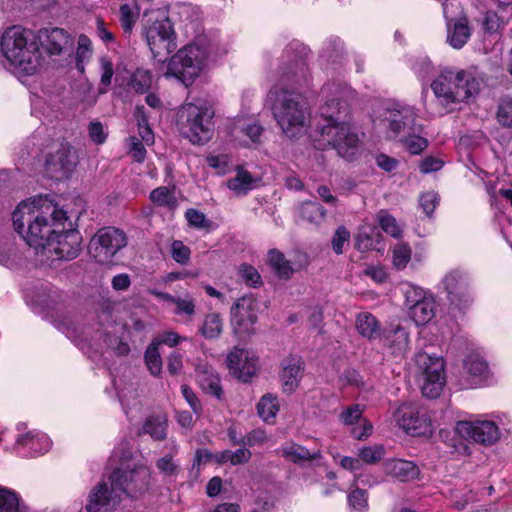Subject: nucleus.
Instances as JSON below:
<instances>
[{
	"label": "nucleus",
	"mask_w": 512,
	"mask_h": 512,
	"mask_svg": "<svg viewBox=\"0 0 512 512\" xmlns=\"http://www.w3.org/2000/svg\"><path fill=\"white\" fill-rule=\"evenodd\" d=\"M415 74L422 80L428 78L433 72V65L427 57H419L412 64Z\"/></svg>",
	"instance_id": "obj_56"
},
{
	"label": "nucleus",
	"mask_w": 512,
	"mask_h": 512,
	"mask_svg": "<svg viewBox=\"0 0 512 512\" xmlns=\"http://www.w3.org/2000/svg\"><path fill=\"white\" fill-rule=\"evenodd\" d=\"M421 127L416 125L415 131H410L408 134L397 139L402 142L403 146L414 155L420 154L427 146L428 141L426 138L419 135Z\"/></svg>",
	"instance_id": "obj_36"
},
{
	"label": "nucleus",
	"mask_w": 512,
	"mask_h": 512,
	"mask_svg": "<svg viewBox=\"0 0 512 512\" xmlns=\"http://www.w3.org/2000/svg\"><path fill=\"white\" fill-rule=\"evenodd\" d=\"M411 259V249L407 244H397L393 249V264L397 269H403Z\"/></svg>",
	"instance_id": "obj_52"
},
{
	"label": "nucleus",
	"mask_w": 512,
	"mask_h": 512,
	"mask_svg": "<svg viewBox=\"0 0 512 512\" xmlns=\"http://www.w3.org/2000/svg\"><path fill=\"white\" fill-rule=\"evenodd\" d=\"M150 200L153 204L160 207H166L170 210L177 207V199L175 197L174 190L165 186L152 190L150 193Z\"/></svg>",
	"instance_id": "obj_38"
},
{
	"label": "nucleus",
	"mask_w": 512,
	"mask_h": 512,
	"mask_svg": "<svg viewBox=\"0 0 512 512\" xmlns=\"http://www.w3.org/2000/svg\"><path fill=\"white\" fill-rule=\"evenodd\" d=\"M44 36L43 42L40 41V45L46 48L47 52L51 55L60 54L63 49L71 44V38L69 34L62 28L46 29L42 32Z\"/></svg>",
	"instance_id": "obj_28"
},
{
	"label": "nucleus",
	"mask_w": 512,
	"mask_h": 512,
	"mask_svg": "<svg viewBox=\"0 0 512 512\" xmlns=\"http://www.w3.org/2000/svg\"><path fill=\"white\" fill-rule=\"evenodd\" d=\"M0 53L9 69L18 75H34L44 63L38 36L17 25L8 27L1 34Z\"/></svg>",
	"instance_id": "obj_5"
},
{
	"label": "nucleus",
	"mask_w": 512,
	"mask_h": 512,
	"mask_svg": "<svg viewBox=\"0 0 512 512\" xmlns=\"http://www.w3.org/2000/svg\"><path fill=\"white\" fill-rule=\"evenodd\" d=\"M185 32L193 36V39L170 58L164 76L176 77L185 86H189L211 62L226 51L220 47L218 36L204 33L198 21L186 23Z\"/></svg>",
	"instance_id": "obj_4"
},
{
	"label": "nucleus",
	"mask_w": 512,
	"mask_h": 512,
	"mask_svg": "<svg viewBox=\"0 0 512 512\" xmlns=\"http://www.w3.org/2000/svg\"><path fill=\"white\" fill-rule=\"evenodd\" d=\"M258 185V179L241 166H237L226 183L228 189L237 197L247 195Z\"/></svg>",
	"instance_id": "obj_26"
},
{
	"label": "nucleus",
	"mask_w": 512,
	"mask_h": 512,
	"mask_svg": "<svg viewBox=\"0 0 512 512\" xmlns=\"http://www.w3.org/2000/svg\"><path fill=\"white\" fill-rule=\"evenodd\" d=\"M439 203L438 194L434 191H428L420 196L419 204L427 216H431Z\"/></svg>",
	"instance_id": "obj_53"
},
{
	"label": "nucleus",
	"mask_w": 512,
	"mask_h": 512,
	"mask_svg": "<svg viewBox=\"0 0 512 512\" xmlns=\"http://www.w3.org/2000/svg\"><path fill=\"white\" fill-rule=\"evenodd\" d=\"M404 295L405 306L416 325H425L435 317L437 304L431 293L420 287L407 285Z\"/></svg>",
	"instance_id": "obj_13"
},
{
	"label": "nucleus",
	"mask_w": 512,
	"mask_h": 512,
	"mask_svg": "<svg viewBox=\"0 0 512 512\" xmlns=\"http://www.w3.org/2000/svg\"><path fill=\"white\" fill-rule=\"evenodd\" d=\"M300 215L307 222L317 224L324 219L325 210L318 203L308 201L301 205Z\"/></svg>",
	"instance_id": "obj_43"
},
{
	"label": "nucleus",
	"mask_w": 512,
	"mask_h": 512,
	"mask_svg": "<svg viewBox=\"0 0 512 512\" xmlns=\"http://www.w3.org/2000/svg\"><path fill=\"white\" fill-rule=\"evenodd\" d=\"M91 490L86 505L87 512H110L116 509L124 497L140 499L151 486V471L141 463H127L115 468L108 477Z\"/></svg>",
	"instance_id": "obj_2"
},
{
	"label": "nucleus",
	"mask_w": 512,
	"mask_h": 512,
	"mask_svg": "<svg viewBox=\"0 0 512 512\" xmlns=\"http://www.w3.org/2000/svg\"><path fill=\"white\" fill-rule=\"evenodd\" d=\"M416 109L400 102L388 101L374 111V129L389 139L405 136L416 130Z\"/></svg>",
	"instance_id": "obj_8"
},
{
	"label": "nucleus",
	"mask_w": 512,
	"mask_h": 512,
	"mask_svg": "<svg viewBox=\"0 0 512 512\" xmlns=\"http://www.w3.org/2000/svg\"><path fill=\"white\" fill-rule=\"evenodd\" d=\"M380 340L394 355L405 353L409 347V333L401 325H391L385 328Z\"/></svg>",
	"instance_id": "obj_24"
},
{
	"label": "nucleus",
	"mask_w": 512,
	"mask_h": 512,
	"mask_svg": "<svg viewBox=\"0 0 512 512\" xmlns=\"http://www.w3.org/2000/svg\"><path fill=\"white\" fill-rule=\"evenodd\" d=\"M385 455V449L382 445L364 446L357 452L358 458L343 457L340 465L354 474V483L363 482L362 475L358 473L362 468V462L366 464H375Z\"/></svg>",
	"instance_id": "obj_21"
},
{
	"label": "nucleus",
	"mask_w": 512,
	"mask_h": 512,
	"mask_svg": "<svg viewBox=\"0 0 512 512\" xmlns=\"http://www.w3.org/2000/svg\"><path fill=\"white\" fill-rule=\"evenodd\" d=\"M16 444L27 451L31 456L41 455L46 453L51 447L49 437L39 431H30L25 434L19 435Z\"/></svg>",
	"instance_id": "obj_27"
},
{
	"label": "nucleus",
	"mask_w": 512,
	"mask_h": 512,
	"mask_svg": "<svg viewBox=\"0 0 512 512\" xmlns=\"http://www.w3.org/2000/svg\"><path fill=\"white\" fill-rule=\"evenodd\" d=\"M269 437L262 429H254L244 436V446L254 447L262 446L268 441Z\"/></svg>",
	"instance_id": "obj_59"
},
{
	"label": "nucleus",
	"mask_w": 512,
	"mask_h": 512,
	"mask_svg": "<svg viewBox=\"0 0 512 512\" xmlns=\"http://www.w3.org/2000/svg\"><path fill=\"white\" fill-rule=\"evenodd\" d=\"M455 431L460 437L483 445H492L500 437L498 426L489 420L458 421Z\"/></svg>",
	"instance_id": "obj_17"
},
{
	"label": "nucleus",
	"mask_w": 512,
	"mask_h": 512,
	"mask_svg": "<svg viewBox=\"0 0 512 512\" xmlns=\"http://www.w3.org/2000/svg\"><path fill=\"white\" fill-rule=\"evenodd\" d=\"M278 411V400L272 394H266L262 396L257 404L258 415L265 422H273Z\"/></svg>",
	"instance_id": "obj_35"
},
{
	"label": "nucleus",
	"mask_w": 512,
	"mask_h": 512,
	"mask_svg": "<svg viewBox=\"0 0 512 512\" xmlns=\"http://www.w3.org/2000/svg\"><path fill=\"white\" fill-rule=\"evenodd\" d=\"M76 163L77 156L75 151L69 145H61V147L47 159L46 167L52 177L61 179L73 171Z\"/></svg>",
	"instance_id": "obj_22"
},
{
	"label": "nucleus",
	"mask_w": 512,
	"mask_h": 512,
	"mask_svg": "<svg viewBox=\"0 0 512 512\" xmlns=\"http://www.w3.org/2000/svg\"><path fill=\"white\" fill-rule=\"evenodd\" d=\"M0 512H23L20 507L18 495L14 491L1 485Z\"/></svg>",
	"instance_id": "obj_42"
},
{
	"label": "nucleus",
	"mask_w": 512,
	"mask_h": 512,
	"mask_svg": "<svg viewBox=\"0 0 512 512\" xmlns=\"http://www.w3.org/2000/svg\"><path fill=\"white\" fill-rule=\"evenodd\" d=\"M377 219L380 227L385 233L394 238H399L401 236V226L398 224L397 220L387 211L381 210L377 215Z\"/></svg>",
	"instance_id": "obj_45"
},
{
	"label": "nucleus",
	"mask_w": 512,
	"mask_h": 512,
	"mask_svg": "<svg viewBox=\"0 0 512 512\" xmlns=\"http://www.w3.org/2000/svg\"><path fill=\"white\" fill-rule=\"evenodd\" d=\"M174 305L176 306L174 310L176 315L192 316L195 313V302L190 296L184 298L176 297Z\"/></svg>",
	"instance_id": "obj_57"
},
{
	"label": "nucleus",
	"mask_w": 512,
	"mask_h": 512,
	"mask_svg": "<svg viewBox=\"0 0 512 512\" xmlns=\"http://www.w3.org/2000/svg\"><path fill=\"white\" fill-rule=\"evenodd\" d=\"M181 340H186L185 337H180L176 332L174 331H165L161 334H159L152 343H156V346L158 347L161 344L167 345L169 347H174L178 345V343Z\"/></svg>",
	"instance_id": "obj_62"
},
{
	"label": "nucleus",
	"mask_w": 512,
	"mask_h": 512,
	"mask_svg": "<svg viewBox=\"0 0 512 512\" xmlns=\"http://www.w3.org/2000/svg\"><path fill=\"white\" fill-rule=\"evenodd\" d=\"M399 427L411 436H431L433 427L425 410L410 403H404L394 413Z\"/></svg>",
	"instance_id": "obj_14"
},
{
	"label": "nucleus",
	"mask_w": 512,
	"mask_h": 512,
	"mask_svg": "<svg viewBox=\"0 0 512 512\" xmlns=\"http://www.w3.org/2000/svg\"><path fill=\"white\" fill-rule=\"evenodd\" d=\"M173 259L179 264H187L190 260V249L182 241L176 240L171 245Z\"/></svg>",
	"instance_id": "obj_55"
},
{
	"label": "nucleus",
	"mask_w": 512,
	"mask_h": 512,
	"mask_svg": "<svg viewBox=\"0 0 512 512\" xmlns=\"http://www.w3.org/2000/svg\"><path fill=\"white\" fill-rule=\"evenodd\" d=\"M497 120L502 126L512 127V97H504L500 100Z\"/></svg>",
	"instance_id": "obj_50"
},
{
	"label": "nucleus",
	"mask_w": 512,
	"mask_h": 512,
	"mask_svg": "<svg viewBox=\"0 0 512 512\" xmlns=\"http://www.w3.org/2000/svg\"><path fill=\"white\" fill-rule=\"evenodd\" d=\"M223 319L217 312H211L205 315L200 327L199 333L207 340H215L223 332Z\"/></svg>",
	"instance_id": "obj_31"
},
{
	"label": "nucleus",
	"mask_w": 512,
	"mask_h": 512,
	"mask_svg": "<svg viewBox=\"0 0 512 512\" xmlns=\"http://www.w3.org/2000/svg\"><path fill=\"white\" fill-rule=\"evenodd\" d=\"M257 301L252 296L238 298L230 309V323L234 334L240 338L254 333L257 322Z\"/></svg>",
	"instance_id": "obj_16"
},
{
	"label": "nucleus",
	"mask_w": 512,
	"mask_h": 512,
	"mask_svg": "<svg viewBox=\"0 0 512 512\" xmlns=\"http://www.w3.org/2000/svg\"><path fill=\"white\" fill-rule=\"evenodd\" d=\"M358 484L359 482L357 484L353 482V485L355 486ZM348 503L351 512H365L368 506L365 490L359 489L358 487L352 490L348 495Z\"/></svg>",
	"instance_id": "obj_49"
},
{
	"label": "nucleus",
	"mask_w": 512,
	"mask_h": 512,
	"mask_svg": "<svg viewBox=\"0 0 512 512\" xmlns=\"http://www.w3.org/2000/svg\"><path fill=\"white\" fill-rule=\"evenodd\" d=\"M415 362L420 373L422 394L430 399L439 397L446 383L444 360L420 351L415 356Z\"/></svg>",
	"instance_id": "obj_11"
},
{
	"label": "nucleus",
	"mask_w": 512,
	"mask_h": 512,
	"mask_svg": "<svg viewBox=\"0 0 512 512\" xmlns=\"http://www.w3.org/2000/svg\"><path fill=\"white\" fill-rule=\"evenodd\" d=\"M381 234L374 225L363 224L356 236L355 247L360 251H368L380 241Z\"/></svg>",
	"instance_id": "obj_33"
},
{
	"label": "nucleus",
	"mask_w": 512,
	"mask_h": 512,
	"mask_svg": "<svg viewBox=\"0 0 512 512\" xmlns=\"http://www.w3.org/2000/svg\"><path fill=\"white\" fill-rule=\"evenodd\" d=\"M230 372L240 381H251L258 370V358L248 350L235 347L226 358Z\"/></svg>",
	"instance_id": "obj_18"
},
{
	"label": "nucleus",
	"mask_w": 512,
	"mask_h": 512,
	"mask_svg": "<svg viewBox=\"0 0 512 512\" xmlns=\"http://www.w3.org/2000/svg\"><path fill=\"white\" fill-rule=\"evenodd\" d=\"M151 83V73L148 70L139 68L132 74L129 84L135 92L143 94L150 89Z\"/></svg>",
	"instance_id": "obj_44"
},
{
	"label": "nucleus",
	"mask_w": 512,
	"mask_h": 512,
	"mask_svg": "<svg viewBox=\"0 0 512 512\" xmlns=\"http://www.w3.org/2000/svg\"><path fill=\"white\" fill-rule=\"evenodd\" d=\"M130 154L132 158L137 162H143L146 156V149L137 137L129 138Z\"/></svg>",
	"instance_id": "obj_64"
},
{
	"label": "nucleus",
	"mask_w": 512,
	"mask_h": 512,
	"mask_svg": "<svg viewBox=\"0 0 512 512\" xmlns=\"http://www.w3.org/2000/svg\"><path fill=\"white\" fill-rule=\"evenodd\" d=\"M324 104L321 115L324 123L320 126L319 138L315 139L318 149L331 147L343 158H350L357 150L359 142L355 128L348 121L350 103L355 98V91L340 82H331L323 86Z\"/></svg>",
	"instance_id": "obj_1"
},
{
	"label": "nucleus",
	"mask_w": 512,
	"mask_h": 512,
	"mask_svg": "<svg viewBox=\"0 0 512 512\" xmlns=\"http://www.w3.org/2000/svg\"><path fill=\"white\" fill-rule=\"evenodd\" d=\"M267 101L274 119L288 138H298L306 132L309 112L299 92L275 85L269 91Z\"/></svg>",
	"instance_id": "obj_7"
},
{
	"label": "nucleus",
	"mask_w": 512,
	"mask_h": 512,
	"mask_svg": "<svg viewBox=\"0 0 512 512\" xmlns=\"http://www.w3.org/2000/svg\"><path fill=\"white\" fill-rule=\"evenodd\" d=\"M356 329L362 337L370 341L377 338L380 339L383 333L380 322L372 313L369 312H361L357 315Z\"/></svg>",
	"instance_id": "obj_30"
},
{
	"label": "nucleus",
	"mask_w": 512,
	"mask_h": 512,
	"mask_svg": "<svg viewBox=\"0 0 512 512\" xmlns=\"http://www.w3.org/2000/svg\"><path fill=\"white\" fill-rule=\"evenodd\" d=\"M138 392L135 389H122L118 392L119 400L128 414V409L136 407L137 403L135 400L138 398Z\"/></svg>",
	"instance_id": "obj_63"
},
{
	"label": "nucleus",
	"mask_w": 512,
	"mask_h": 512,
	"mask_svg": "<svg viewBox=\"0 0 512 512\" xmlns=\"http://www.w3.org/2000/svg\"><path fill=\"white\" fill-rule=\"evenodd\" d=\"M196 376L200 387L205 393L220 399L222 394L220 378L211 367L207 365L197 366Z\"/></svg>",
	"instance_id": "obj_29"
},
{
	"label": "nucleus",
	"mask_w": 512,
	"mask_h": 512,
	"mask_svg": "<svg viewBox=\"0 0 512 512\" xmlns=\"http://www.w3.org/2000/svg\"><path fill=\"white\" fill-rule=\"evenodd\" d=\"M167 420L165 416H151L143 426V432L149 434L155 440H162L166 437Z\"/></svg>",
	"instance_id": "obj_40"
},
{
	"label": "nucleus",
	"mask_w": 512,
	"mask_h": 512,
	"mask_svg": "<svg viewBox=\"0 0 512 512\" xmlns=\"http://www.w3.org/2000/svg\"><path fill=\"white\" fill-rule=\"evenodd\" d=\"M146 365L153 375H159L162 370V360L156 343H151L145 352Z\"/></svg>",
	"instance_id": "obj_48"
},
{
	"label": "nucleus",
	"mask_w": 512,
	"mask_h": 512,
	"mask_svg": "<svg viewBox=\"0 0 512 512\" xmlns=\"http://www.w3.org/2000/svg\"><path fill=\"white\" fill-rule=\"evenodd\" d=\"M127 245L125 233L115 227L99 229L91 238L89 253L100 264H108Z\"/></svg>",
	"instance_id": "obj_12"
},
{
	"label": "nucleus",
	"mask_w": 512,
	"mask_h": 512,
	"mask_svg": "<svg viewBox=\"0 0 512 512\" xmlns=\"http://www.w3.org/2000/svg\"><path fill=\"white\" fill-rule=\"evenodd\" d=\"M268 261L271 269L281 279H290L295 272L290 261L277 249L268 252Z\"/></svg>",
	"instance_id": "obj_32"
},
{
	"label": "nucleus",
	"mask_w": 512,
	"mask_h": 512,
	"mask_svg": "<svg viewBox=\"0 0 512 512\" xmlns=\"http://www.w3.org/2000/svg\"><path fill=\"white\" fill-rule=\"evenodd\" d=\"M457 0H446L443 2V15L447 20V43L454 49H461L471 37V28L465 17L455 20L449 19L452 14L451 8L457 6Z\"/></svg>",
	"instance_id": "obj_20"
},
{
	"label": "nucleus",
	"mask_w": 512,
	"mask_h": 512,
	"mask_svg": "<svg viewBox=\"0 0 512 512\" xmlns=\"http://www.w3.org/2000/svg\"><path fill=\"white\" fill-rule=\"evenodd\" d=\"M350 232L344 227L340 226L337 228L332 238V249L336 254H342L344 251V245L349 242Z\"/></svg>",
	"instance_id": "obj_54"
},
{
	"label": "nucleus",
	"mask_w": 512,
	"mask_h": 512,
	"mask_svg": "<svg viewBox=\"0 0 512 512\" xmlns=\"http://www.w3.org/2000/svg\"><path fill=\"white\" fill-rule=\"evenodd\" d=\"M213 117V109L205 103H185L178 112L179 130L193 144H204L212 137Z\"/></svg>",
	"instance_id": "obj_9"
},
{
	"label": "nucleus",
	"mask_w": 512,
	"mask_h": 512,
	"mask_svg": "<svg viewBox=\"0 0 512 512\" xmlns=\"http://www.w3.org/2000/svg\"><path fill=\"white\" fill-rule=\"evenodd\" d=\"M464 367L469 375L474 378H478L479 380L485 377L488 371L487 363L476 355L466 357Z\"/></svg>",
	"instance_id": "obj_46"
},
{
	"label": "nucleus",
	"mask_w": 512,
	"mask_h": 512,
	"mask_svg": "<svg viewBox=\"0 0 512 512\" xmlns=\"http://www.w3.org/2000/svg\"><path fill=\"white\" fill-rule=\"evenodd\" d=\"M170 453L159 458L156 461V467L164 476H174L178 471V464L174 461L173 457L178 453V445L175 441L171 440L169 443Z\"/></svg>",
	"instance_id": "obj_37"
},
{
	"label": "nucleus",
	"mask_w": 512,
	"mask_h": 512,
	"mask_svg": "<svg viewBox=\"0 0 512 512\" xmlns=\"http://www.w3.org/2000/svg\"><path fill=\"white\" fill-rule=\"evenodd\" d=\"M385 473L401 482L415 480L420 475L419 467L412 461L390 459L384 464Z\"/></svg>",
	"instance_id": "obj_25"
},
{
	"label": "nucleus",
	"mask_w": 512,
	"mask_h": 512,
	"mask_svg": "<svg viewBox=\"0 0 512 512\" xmlns=\"http://www.w3.org/2000/svg\"><path fill=\"white\" fill-rule=\"evenodd\" d=\"M306 72L304 68V64L301 63L299 66L296 65V69H292L290 72H283L281 74V82H290L295 85H299L301 83V80L305 78Z\"/></svg>",
	"instance_id": "obj_61"
},
{
	"label": "nucleus",
	"mask_w": 512,
	"mask_h": 512,
	"mask_svg": "<svg viewBox=\"0 0 512 512\" xmlns=\"http://www.w3.org/2000/svg\"><path fill=\"white\" fill-rule=\"evenodd\" d=\"M72 217V215L68 214L65 227L58 228V232L47 240V244H45L37 254H40L51 262L56 260L69 261L79 255L82 237L74 228Z\"/></svg>",
	"instance_id": "obj_10"
},
{
	"label": "nucleus",
	"mask_w": 512,
	"mask_h": 512,
	"mask_svg": "<svg viewBox=\"0 0 512 512\" xmlns=\"http://www.w3.org/2000/svg\"><path fill=\"white\" fill-rule=\"evenodd\" d=\"M90 139L96 144H103L107 138V133L99 121H92L88 126Z\"/></svg>",
	"instance_id": "obj_60"
},
{
	"label": "nucleus",
	"mask_w": 512,
	"mask_h": 512,
	"mask_svg": "<svg viewBox=\"0 0 512 512\" xmlns=\"http://www.w3.org/2000/svg\"><path fill=\"white\" fill-rule=\"evenodd\" d=\"M482 82L476 67L462 70H443L431 83L437 103L444 112H450L456 105L466 103L478 95Z\"/></svg>",
	"instance_id": "obj_6"
},
{
	"label": "nucleus",
	"mask_w": 512,
	"mask_h": 512,
	"mask_svg": "<svg viewBox=\"0 0 512 512\" xmlns=\"http://www.w3.org/2000/svg\"><path fill=\"white\" fill-rule=\"evenodd\" d=\"M78 46L76 50V68L80 73H84L86 63L93 54L92 42L88 36L81 34L78 37Z\"/></svg>",
	"instance_id": "obj_39"
},
{
	"label": "nucleus",
	"mask_w": 512,
	"mask_h": 512,
	"mask_svg": "<svg viewBox=\"0 0 512 512\" xmlns=\"http://www.w3.org/2000/svg\"><path fill=\"white\" fill-rule=\"evenodd\" d=\"M98 64L100 70V83L105 88H99V93H106L107 87L111 85L112 78L114 75V65L111 58L107 55H101L98 57Z\"/></svg>",
	"instance_id": "obj_41"
},
{
	"label": "nucleus",
	"mask_w": 512,
	"mask_h": 512,
	"mask_svg": "<svg viewBox=\"0 0 512 512\" xmlns=\"http://www.w3.org/2000/svg\"><path fill=\"white\" fill-rule=\"evenodd\" d=\"M207 162L219 174H225L229 171L230 157L226 154L211 155L207 157Z\"/></svg>",
	"instance_id": "obj_58"
},
{
	"label": "nucleus",
	"mask_w": 512,
	"mask_h": 512,
	"mask_svg": "<svg viewBox=\"0 0 512 512\" xmlns=\"http://www.w3.org/2000/svg\"><path fill=\"white\" fill-rule=\"evenodd\" d=\"M304 363L299 356H288L281 362L280 379L285 393H293L303 376Z\"/></svg>",
	"instance_id": "obj_23"
},
{
	"label": "nucleus",
	"mask_w": 512,
	"mask_h": 512,
	"mask_svg": "<svg viewBox=\"0 0 512 512\" xmlns=\"http://www.w3.org/2000/svg\"><path fill=\"white\" fill-rule=\"evenodd\" d=\"M68 212L48 196H37L22 201L12 214L15 230L27 244L40 251L47 240L65 227Z\"/></svg>",
	"instance_id": "obj_3"
},
{
	"label": "nucleus",
	"mask_w": 512,
	"mask_h": 512,
	"mask_svg": "<svg viewBox=\"0 0 512 512\" xmlns=\"http://www.w3.org/2000/svg\"><path fill=\"white\" fill-rule=\"evenodd\" d=\"M238 273L242 281L249 287H259L262 285V277L258 270L249 264H241Z\"/></svg>",
	"instance_id": "obj_47"
},
{
	"label": "nucleus",
	"mask_w": 512,
	"mask_h": 512,
	"mask_svg": "<svg viewBox=\"0 0 512 512\" xmlns=\"http://www.w3.org/2000/svg\"><path fill=\"white\" fill-rule=\"evenodd\" d=\"M282 456L294 463H302L304 461L317 459L321 456L319 450L309 451L303 446L295 443L286 444L281 448Z\"/></svg>",
	"instance_id": "obj_34"
},
{
	"label": "nucleus",
	"mask_w": 512,
	"mask_h": 512,
	"mask_svg": "<svg viewBox=\"0 0 512 512\" xmlns=\"http://www.w3.org/2000/svg\"><path fill=\"white\" fill-rule=\"evenodd\" d=\"M137 19L138 12L134 11L129 4L120 6V23L125 33H131Z\"/></svg>",
	"instance_id": "obj_51"
},
{
	"label": "nucleus",
	"mask_w": 512,
	"mask_h": 512,
	"mask_svg": "<svg viewBox=\"0 0 512 512\" xmlns=\"http://www.w3.org/2000/svg\"><path fill=\"white\" fill-rule=\"evenodd\" d=\"M444 286L451 304L462 309L472 303L473 294L468 276L465 273L459 270L451 271L444 278Z\"/></svg>",
	"instance_id": "obj_19"
},
{
	"label": "nucleus",
	"mask_w": 512,
	"mask_h": 512,
	"mask_svg": "<svg viewBox=\"0 0 512 512\" xmlns=\"http://www.w3.org/2000/svg\"><path fill=\"white\" fill-rule=\"evenodd\" d=\"M175 33L169 20L153 23L146 32L147 44L158 62H165L176 49Z\"/></svg>",
	"instance_id": "obj_15"
}]
</instances>
